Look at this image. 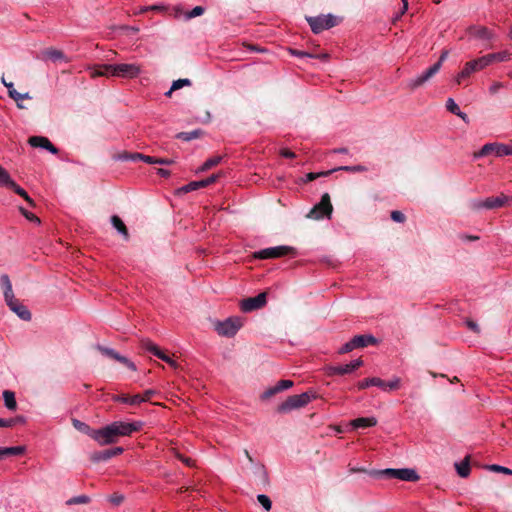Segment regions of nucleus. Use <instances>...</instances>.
<instances>
[{
  "label": "nucleus",
  "instance_id": "nucleus-18",
  "mask_svg": "<svg viewBox=\"0 0 512 512\" xmlns=\"http://www.w3.org/2000/svg\"><path fill=\"white\" fill-rule=\"evenodd\" d=\"M140 345H141L142 349L151 352L152 354H154L155 356H157L158 358H160L161 360H163L165 362H167L170 358L156 344H154L149 339H142L140 341Z\"/></svg>",
  "mask_w": 512,
  "mask_h": 512
},
{
  "label": "nucleus",
  "instance_id": "nucleus-21",
  "mask_svg": "<svg viewBox=\"0 0 512 512\" xmlns=\"http://www.w3.org/2000/svg\"><path fill=\"white\" fill-rule=\"evenodd\" d=\"M351 340L355 349L364 348L368 345H375L378 342L377 339L372 335H356Z\"/></svg>",
  "mask_w": 512,
  "mask_h": 512
},
{
  "label": "nucleus",
  "instance_id": "nucleus-14",
  "mask_svg": "<svg viewBox=\"0 0 512 512\" xmlns=\"http://www.w3.org/2000/svg\"><path fill=\"white\" fill-rule=\"evenodd\" d=\"M96 349L101 353L103 354L104 356L110 358V359H113L115 361H118L120 362L121 364H123L124 366H126L128 369L132 370V371H135L136 370V365L131 361L129 360L127 357L125 356H122L120 355L117 351H115L114 349H111V348H108V347H104L102 345H97L96 346Z\"/></svg>",
  "mask_w": 512,
  "mask_h": 512
},
{
  "label": "nucleus",
  "instance_id": "nucleus-45",
  "mask_svg": "<svg viewBox=\"0 0 512 512\" xmlns=\"http://www.w3.org/2000/svg\"><path fill=\"white\" fill-rule=\"evenodd\" d=\"M400 387V379L394 378L393 380L389 382L384 381V387H381L384 391H393L397 390Z\"/></svg>",
  "mask_w": 512,
  "mask_h": 512
},
{
  "label": "nucleus",
  "instance_id": "nucleus-9",
  "mask_svg": "<svg viewBox=\"0 0 512 512\" xmlns=\"http://www.w3.org/2000/svg\"><path fill=\"white\" fill-rule=\"evenodd\" d=\"M225 173L223 171H218L215 173H212L209 177L198 180V181H192L188 183L187 185L182 186L177 190L178 194H185L192 191H196L200 188H205L213 183H216L221 177H223Z\"/></svg>",
  "mask_w": 512,
  "mask_h": 512
},
{
  "label": "nucleus",
  "instance_id": "nucleus-27",
  "mask_svg": "<svg viewBox=\"0 0 512 512\" xmlns=\"http://www.w3.org/2000/svg\"><path fill=\"white\" fill-rule=\"evenodd\" d=\"M353 428H367L373 427L377 424V419L374 417H360L351 421Z\"/></svg>",
  "mask_w": 512,
  "mask_h": 512
},
{
  "label": "nucleus",
  "instance_id": "nucleus-49",
  "mask_svg": "<svg viewBox=\"0 0 512 512\" xmlns=\"http://www.w3.org/2000/svg\"><path fill=\"white\" fill-rule=\"evenodd\" d=\"M277 393H279L278 389L276 386H273V387H270L268 388L267 390H265L260 398L261 400L265 401V400H268L270 399L271 397L275 396Z\"/></svg>",
  "mask_w": 512,
  "mask_h": 512
},
{
  "label": "nucleus",
  "instance_id": "nucleus-44",
  "mask_svg": "<svg viewBox=\"0 0 512 512\" xmlns=\"http://www.w3.org/2000/svg\"><path fill=\"white\" fill-rule=\"evenodd\" d=\"M258 502L263 506L266 511H270L272 508V501L267 495L259 494L257 496Z\"/></svg>",
  "mask_w": 512,
  "mask_h": 512
},
{
  "label": "nucleus",
  "instance_id": "nucleus-6",
  "mask_svg": "<svg viewBox=\"0 0 512 512\" xmlns=\"http://www.w3.org/2000/svg\"><path fill=\"white\" fill-rule=\"evenodd\" d=\"M295 254L296 251L291 246H276L256 251L252 254V257L254 259H272Z\"/></svg>",
  "mask_w": 512,
  "mask_h": 512
},
{
  "label": "nucleus",
  "instance_id": "nucleus-13",
  "mask_svg": "<svg viewBox=\"0 0 512 512\" xmlns=\"http://www.w3.org/2000/svg\"><path fill=\"white\" fill-rule=\"evenodd\" d=\"M267 303V292H262L255 297H249L241 302V309L244 312H251L263 308Z\"/></svg>",
  "mask_w": 512,
  "mask_h": 512
},
{
  "label": "nucleus",
  "instance_id": "nucleus-63",
  "mask_svg": "<svg viewBox=\"0 0 512 512\" xmlns=\"http://www.w3.org/2000/svg\"><path fill=\"white\" fill-rule=\"evenodd\" d=\"M501 88H503V84L501 82H494L490 88H489V92L491 94H495L497 93Z\"/></svg>",
  "mask_w": 512,
  "mask_h": 512
},
{
  "label": "nucleus",
  "instance_id": "nucleus-58",
  "mask_svg": "<svg viewBox=\"0 0 512 512\" xmlns=\"http://www.w3.org/2000/svg\"><path fill=\"white\" fill-rule=\"evenodd\" d=\"M355 347L354 345L352 344V340L348 341L347 343H345L340 349H339V354H346V353H349L351 352L352 350H354Z\"/></svg>",
  "mask_w": 512,
  "mask_h": 512
},
{
  "label": "nucleus",
  "instance_id": "nucleus-47",
  "mask_svg": "<svg viewBox=\"0 0 512 512\" xmlns=\"http://www.w3.org/2000/svg\"><path fill=\"white\" fill-rule=\"evenodd\" d=\"M333 172H334L333 169H330V170H327V171L318 172V173L310 172V173H308L306 175V180L307 181H313V180L317 179L320 176H328V175H330Z\"/></svg>",
  "mask_w": 512,
  "mask_h": 512
},
{
  "label": "nucleus",
  "instance_id": "nucleus-10",
  "mask_svg": "<svg viewBox=\"0 0 512 512\" xmlns=\"http://www.w3.org/2000/svg\"><path fill=\"white\" fill-rule=\"evenodd\" d=\"M307 21L311 27V30L318 34L323 30L329 29L337 25L336 17L331 14L321 15L317 17H308Z\"/></svg>",
  "mask_w": 512,
  "mask_h": 512
},
{
  "label": "nucleus",
  "instance_id": "nucleus-33",
  "mask_svg": "<svg viewBox=\"0 0 512 512\" xmlns=\"http://www.w3.org/2000/svg\"><path fill=\"white\" fill-rule=\"evenodd\" d=\"M3 399L5 406L8 410L15 411L17 409V402L15 398V393L13 391L4 390Z\"/></svg>",
  "mask_w": 512,
  "mask_h": 512
},
{
  "label": "nucleus",
  "instance_id": "nucleus-26",
  "mask_svg": "<svg viewBox=\"0 0 512 512\" xmlns=\"http://www.w3.org/2000/svg\"><path fill=\"white\" fill-rule=\"evenodd\" d=\"M325 373L328 376H335V375H345L350 374V370L348 367V364L345 365H327L324 368Z\"/></svg>",
  "mask_w": 512,
  "mask_h": 512
},
{
  "label": "nucleus",
  "instance_id": "nucleus-22",
  "mask_svg": "<svg viewBox=\"0 0 512 512\" xmlns=\"http://www.w3.org/2000/svg\"><path fill=\"white\" fill-rule=\"evenodd\" d=\"M114 160H163L162 158H156L149 155H144L141 153H129V152H122L119 153Z\"/></svg>",
  "mask_w": 512,
  "mask_h": 512
},
{
  "label": "nucleus",
  "instance_id": "nucleus-42",
  "mask_svg": "<svg viewBox=\"0 0 512 512\" xmlns=\"http://www.w3.org/2000/svg\"><path fill=\"white\" fill-rule=\"evenodd\" d=\"M337 155H342L343 157H352V155L349 154V151L346 148H340V149H333L325 153L326 158H334Z\"/></svg>",
  "mask_w": 512,
  "mask_h": 512
},
{
  "label": "nucleus",
  "instance_id": "nucleus-32",
  "mask_svg": "<svg viewBox=\"0 0 512 512\" xmlns=\"http://www.w3.org/2000/svg\"><path fill=\"white\" fill-rule=\"evenodd\" d=\"M111 223L114 228L123 235L125 240L129 239V232L124 222L116 215L111 217Z\"/></svg>",
  "mask_w": 512,
  "mask_h": 512
},
{
  "label": "nucleus",
  "instance_id": "nucleus-3",
  "mask_svg": "<svg viewBox=\"0 0 512 512\" xmlns=\"http://www.w3.org/2000/svg\"><path fill=\"white\" fill-rule=\"evenodd\" d=\"M512 156V143H487L481 149L473 152L474 158H485V157H505Z\"/></svg>",
  "mask_w": 512,
  "mask_h": 512
},
{
  "label": "nucleus",
  "instance_id": "nucleus-30",
  "mask_svg": "<svg viewBox=\"0 0 512 512\" xmlns=\"http://www.w3.org/2000/svg\"><path fill=\"white\" fill-rule=\"evenodd\" d=\"M369 386L384 387V381L378 377L366 378L359 381L357 387L359 390L368 388Z\"/></svg>",
  "mask_w": 512,
  "mask_h": 512
},
{
  "label": "nucleus",
  "instance_id": "nucleus-53",
  "mask_svg": "<svg viewBox=\"0 0 512 512\" xmlns=\"http://www.w3.org/2000/svg\"><path fill=\"white\" fill-rule=\"evenodd\" d=\"M174 455H175V457L177 459H179L186 466H188V467H193L194 466V460H192L191 458L186 457V456L182 455L181 453H179L177 451L174 453Z\"/></svg>",
  "mask_w": 512,
  "mask_h": 512
},
{
  "label": "nucleus",
  "instance_id": "nucleus-11",
  "mask_svg": "<svg viewBox=\"0 0 512 512\" xmlns=\"http://www.w3.org/2000/svg\"><path fill=\"white\" fill-rule=\"evenodd\" d=\"M242 327V321L240 318H228L223 322H218L215 325V329L219 335L225 337L234 336L237 331Z\"/></svg>",
  "mask_w": 512,
  "mask_h": 512
},
{
  "label": "nucleus",
  "instance_id": "nucleus-39",
  "mask_svg": "<svg viewBox=\"0 0 512 512\" xmlns=\"http://www.w3.org/2000/svg\"><path fill=\"white\" fill-rule=\"evenodd\" d=\"M190 85L191 81L189 79H178L172 83L171 88L165 93V95L170 97L173 91L178 90L184 86Z\"/></svg>",
  "mask_w": 512,
  "mask_h": 512
},
{
  "label": "nucleus",
  "instance_id": "nucleus-12",
  "mask_svg": "<svg viewBox=\"0 0 512 512\" xmlns=\"http://www.w3.org/2000/svg\"><path fill=\"white\" fill-rule=\"evenodd\" d=\"M439 64H433L426 71L419 74L415 78L411 79L407 86L411 90H415L421 86H423L426 82H428L433 76H435L439 72Z\"/></svg>",
  "mask_w": 512,
  "mask_h": 512
},
{
  "label": "nucleus",
  "instance_id": "nucleus-56",
  "mask_svg": "<svg viewBox=\"0 0 512 512\" xmlns=\"http://www.w3.org/2000/svg\"><path fill=\"white\" fill-rule=\"evenodd\" d=\"M109 501L113 505L118 506L124 501V496L122 494L114 493L109 497Z\"/></svg>",
  "mask_w": 512,
  "mask_h": 512
},
{
  "label": "nucleus",
  "instance_id": "nucleus-40",
  "mask_svg": "<svg viewBox=\"0 0 512 512\" xmlns=\"http://www.w3.org/2000/svg\"><path fill=\"white\" fill-rule=\"evenodd\" d=\"M73 426L78 429L79 431L89 435L92 438V433L95 432L97 429H91L87 424L84 422H81L79 420L74 419L73 420Z\"/></svg>",
  "mask_w": 512,
  "mask_h": 512
},
{
  "label": "nucleus",
  "instance_id": "nucleus-55",
  "mask_svg": "<svg viewBox=\"0 0 512 512\" xmlns=\"http://www.w3.org/2000/svg\"><path fill=\"white\" fill-rule=\"evenodd\" d=\"M89 497L86 495H81L78 497H74L68 501V504H86L89 502Z\"/></svg>",
  "mask_w": 512,
  "mask_h": 512
},
{
  "label": "nucleus",
  "instance_id": "nucleus-1",
  "mask_svg": "<svg viewBox=\"0 0 512 512\" xmlns=\"http://www.w3.org/2000/svg\"><path fill=\"white\" fill-rule=\"evenodd\" d=\"M143 423L140 421L123 422L115 421L92 433V439L99 445L115 444L120 437L130 436L141 430Z\"/></svg>",
  "mask_w": 512,
  "mask_h": 512
},
{
  "label": "nucleus",
  "instance_id": "nucleus-15",
  "mask_svg": "<svg viewBox=\"0 0 512 512\" xmlns=\"http://www.w3.org/2000/svg\"><path fill=\"white\" fill-rule=\"evenodd\" d=\"M7 306L13 311L20 319L24 321L31 320V313L25 305L13 296L11 300H5Z\"/></svg>",
  "mask_w": 512,
  "mask_h": 512
},
{
  "label": "nucleus",
  "instance_id": "nucleus-25",
  "mask_svg": "<svg viewBox=\"0 0 512 512\" xmlns=\"http://www.w3.org/2000/svg\"><path fill=\"white\" fill-rule=\"evenodd\" d=\"M112 400L115 402H122L129 405H139L140 403H142L140 394H136L133 396H129L126 394L114 395L112 397Z\"/></svg>",
  "mask_w": 512,
  "mask_h": 512
},
{
  "label": "nucleus",
  "instance_id": "nucleus-8",
  "mask_svg": "<svg viewBox=\"0 0 512 512\" xmlns=\"http://www.w3.org/2000/svg\"><path fill=\"white\" fill-rule=\"evenodd\" d=\"M333 211V206L331 204L330 195L328 193H324L321 197V200L318 204H316L307 214L308 218L319 220L323 217H330Z\"/></svg>",
  "mask_w": 512,
  "mask_h": 512
},
{
  "label": "nucleus",
  "instance_id": "nucleus-17",
  "mask_svg": "<svg viewBox=\"0 0 512 512\" xmlns=\"http://www.w3.org/2000/svg\"><path fill=\"white\" fill-rule=\"evenodd\" d=\"M28 142L32 147L43 148L49 150L53 154H56L58 151L57 148L50 142V140L43 136L30 137Z\"/></svg>",
  "mask_w": 512,
  "mask_h": 512
},
{
  "label": "nucleus",
  "instance_id": "nucleus-34",
  "mask_svg": "<svg viewBox=\"0 0 512 512\" xmlns=\"http://www.w3.org/2000/svg\"><path fill=\"white\" fill-rule=\"evenodd\" d=\"M14 184L15 181L11 178L8 171L0 165V187L10 189Z\"/></svg>",
  "mask_w": 512,
  "mask_h": 512
},
{
  "label": "nucleus",
  "instance_id": "nucleus-36",
  "mask_svg": "<svg viewBox=\"0 0 512 512\" xmlns=\"http://www.w3.org/2000/svg\"><path fill=\"white\" fill-rule=\"evenodd\" d=\"M25 451V448L23 446H16V447H4L0 448V458L6 456H12V455H21Z\"/></svg>",
  "mask_w": 512,
  "mask_h": 512
},
{
  "label": "nucleus",
  "instance_id": "nucleus-35",
  "mask_svg": "<svg viewBox=\"0 0 512 512\" xmlns=\"http://www.w3.org/2000/svg\"><path fill=\"white\" fill-rule=\"evenodd\" d=\"M446 108L449 112H451L454 115H457L458 117L462 118L464 121L467 120V114L463 113L458 104L452 99L448 98L446 101Z\"/></svg>",
  "mask_w": 512,
  "mask_h": 512
},
{
  "label": "nucleus",
  "instance_id": "nucleus-50",
  "mask_svg": "<svg viewBox=\"0 0 512 512\" xmlns=\"http://www.w3.org/2000/svg\"><path fill=\"white\" fill-rule=\"evenodd\" d=\"M204 13V8L202 6H196L191 11L186 13V19H191L197 16H200Z\"/></svg>",
  "mask_w": 512,
  "mask_h": 512
},
{
  "label": "nucleus",
  "instance_id": "nucleus-41",
  "mask_svg": "<svg viewBox=\"0 0 512 512\" xmlns=\"http://www.w3.org/2000/svg\"><path fill=\"white\" fill-rule=\"evenodd\" d=\"M201 130H193L190 132H181L177 134V138L183 141H190L192 139H196L201 135Z\"/></svg>",
  "mask_w": 512,
  "mask_h": 512
},
{
  "label": "nucleus",
  "instance_id": "nucleus-2",
  "mask_svg": "<svg viewBox=\"0 0 512 512\" xmlns=\"http://www.w3.org/2000/svg\"><path fill=\"white\" fill-rule=\"evenodd\" d=\"M142 72V68L136 63H116L103 64L92 69L91 76H112L126 79L138 77Z\"/></svg>",
  "mask_w": 512,
  "mask_h": 512
},
{
  "label": "nucleus",
  "instance_id": "nucleus-28",
  "mask_svg": "<svg viewBox=\"0 0 512 512\" xmlns=\"http://www.w3.org/2000/svg\"><path fill=\"white\" fill-rule=\"evenodd\" d=\"M470 455H467L460 463H455V468L458 475L466 478L470 474Z\"/></svg>",
  "mask_w": 512,
  "mask_h": 512
},
{
  "label": "nucleus",
  "instance_id": "nucleus-48",
  "mask_svg": "<svg viewBox=\"0 0 512 512\" xmlns=\"http://www.w3.org/2000/svg\"><path fill=\"white\" fill-rule=\"evenodd\" d=\"M19 210H20L21 214H22V215H23L27 220H29V221H31V222H35V223H37V224H40V222H41V221H40V219H39L35 214H33V213H31V212L27 211V210H26L25 208H23V207H20V208H19Z\"/></svg>",
  "mask_w": 512,
  "mask_h": 512
},
{
  "label": "nucleus",
  "instance_id": "nucleus-23",
  "mask_svg": "<svg viewBox=\"0 0 512 512\" xmlns=\"http://www.w3.org/2000/svg\"><path fill=\"white\" fill-rule=\"evenodd\" d=\"M483 57L487 64V67H488L489 65H491L494 62H505V61L510 60L511 53H509L508 51H502V52H497V53H490V54L484 55Z\"/></svg>",
  "mask_w": 512,
  "mask_h": 512
},
{
  "label": "nucleus",
  "instance_id": "nucleus-61",
  "mask_svg": "<svg viewBox=\"0 0 512 512\" xmlns=\"http://www.w3.org/2000/svg\"><path fill=\"white\" fill-rule=\"evenodd\" d=\"M20 96L21 97L19 99L17 98V99H13V100L16 102L18 108L24 109L25 106L22 104V101L26 100V99H31V96L29 95V93H23V94L20 93Z\"/></svg>",
  "mask_w": 512,
  "mask_h": 512
},
{
  "label": "nucleus",
  "instance_id": "nucleus-52",
  "mask_svg": "<svg viewBox=\"0 0 512 512\" xmlns=\"http://www.w3.org/2000/svg\"><path fill=\"white\" fill-rule=\"evenodd\" d=\"M5 87L8 89V95L10 98L19 99L21 97L20 93L14 88V84L12 82L7 83Z\"/></svg>",
  "mask_w": 512,
  "mask_h": 512
},
{
  "label": "nucleus",
  "instance_id": "nucleus-62",
  "mask_svg": "<svg viewBox=\"0 0 512 512\" xmlns=\"http://www.w3.org/2000/svg\"><path fill=\"white\" fill-rule=\"evenodd\" d=\"M466 325L473 332H475V333H479L480 332V328H479V326H478V324L476 322H474L472 320H467L466 321Z\"/></svg>",
  "mask_w": 512,
  "mask_h": 512
},
{
  "label": "nucleus",
  "instance_id": "nucleus-5",
  "mask_svg": "<svg viewBox=\"0 0 512 512\" xmlns=\"http://www.w3.org/2000/svg\"><path fill=\"white\" fill-rule=\"evenodd\" d=\"M512 205V197H509L503 193L497 196H491L484 200L482 199H474L470 202V207L473 210H478L481 208H485L488 210L497 209L503 206H511Z\"/></svg>",
  "mask_w": 512,
  "mask_h": 512
},
{
  "label": "nucleus",
  "instance_id": "nucleus-7",
  "mask_svg": "<svg viewBox=\"0 0 512 512\" xmlns=\"http://www.w3.org/2000/svg\"><path fill=\"white\" fill-rule=\"evenodd\" d=\"M486 67L487 64L483 56L466 62L463 69L455 77L456 84H462L464 80L470 77L473 73L481 71Z\"/></svg>",
  "mask_w": 512,
  "mask_h": 512
},
{
  "label": "nucleus",
  "instance_id": "nucleus-57",
  "mask_svg": "<svg viewBox=\"0 0 512 512\" xmlns=\"http://www.w3.org/2000/svg\"><path fill=\"white\" fill-rule=\"evenodd\" d=\"M279 156L283 158H295L297 155L288 148H280L279 149Z\"/></svg>",
  "mask_w": 512,
  "mask_h": 512
},
{
  "label": "nucleus",
  "instance_id": "nucleus-19",
  "mask_svg": "<svg viewBox=\"0 0 512 512\" xmlns=\"http://www.w3.org/2000/svg\"><path fill=\"white\" fill-rule=\"evenodd\" d=\"M468 33L471 37L490 41L494 38V34L491 30L483 26L470 27Z\"/></svg>",
  "mask_w": 512,
  "mask_h": 512
},
{
  "label": "nucleus",
  "instance_id": "nucleus-64",
  "mask_svg": "<svg viewBox=\"0 0 512 512\" xmlns=\"http://www.w3.org/2000/svg\"><path fill=\"white\" fill-rule=\"evenodd\" d=\"M156 392L154 390H146L143 395H141L142 402H146L150 400V398L155 394Z\"/></svg>",
  "mask_w": 512,
  "mask_h": 512
},
{
  "label": "nucleus",
  "instance_id": "nucleus-24",
  "mask_svg": "<svg viewBox=\"0 0 512 512\" xmlns=\"http://www.w3.org/2000/svg\"><path fill=\"white\" fill-rule=\"evenodd\" d=\"M400 469L387 468L383 470H372L369 472V476L371 477H386L389 479L395 478L399 479Z\"/></svg>",
  "mask_w": 512,
  "mask_h": 512
},
{
  "label": "nucleus",
  "instance_id": "nucleus-31",
  "mask_svg": "<svg viewBox=\"0 0 512 512\" xmlns=\"http://www.w3.org/2000/svg\"><path fill=\"white\" fill-rule=\"evenodd\" d=\"M0 282L4 289V299L11 300V298L14 296V293L9 276L7 274H3L0 278Z\"/></svg>",
  "mask_w": 512,
  "mask_h": 512
},
{
  "label": "nucleus",
  "instance_id": "nucleus-46",
  "mask_svg": "<svg viewBox=\"0 0 512 512\" xmlns=\"http://www.w3.org/2000/svg\"><path fill=\"white\" fill-rule=\"evenodd\" d=\"M486 468L490 471H493V472H498V473H504V474H507V475H512V470L507 468V467H504V466H500V465H497V464H492V465H488L486 466Z\"/></svg>",
  "mask_w": 512,
  "mask_h": 512
},
{
  "label": "nucleus",
  "instance_id": "nucleus-37",
  "mask_svg": "<svg viewBox=\"0 0 512 512\" xmlns=\"http://www.w3.org/2000/svg\"><path fill=\"white\" fill-rule=\"evenodd\" d=\"M10 190H13L16 194L21 196L30 206L34 207L35 202L34 200L27 194V192L21 188L18 184H14L13 187L10 188Z\"/></svg>",
  "mask_w": 512,
  "mask_h": 512
},
{
  "label": "nucleus",
  "instance_id": "nucleus-59",
  "mask_svg": "<svg viewBox=\"0 0 512 512\" xmlns=\"http://www.w3.org/2000/svg\"><path fill=\"white\" fill-rule=\"evenodd\" d=\"M218 162H204L203 165H201V167L197 168L195 170L196 173H199V172H205V171H208L210 169H212Z\"/></svg>",
  "mask_w": 512,
  "mask_h": 512
},
{
  "label": "nucleus",
  "instance_id": "nucleus-4",
  "mask_svg": "<svg viewBox=\"0 0 512 512\" xmlns=\"http://www.w3.org/2000/svg\"><path fill=\"white\" fill-rule=\"evenodd\" d=\"M316 397V394L310 391L300 395H291L277 407V412L282 414L289 413L294 409H299L306 406L312 399H315Z\"/></svg>",
  "mask_w": 512,
  "mask_h": 512
},
{
  "label": "nucleus",
  "instance_id": "nucleus-20",
  "mask_svg": "<svg viewBox=\"0 0 512 512\" xmlns=\"http://www.w3.org/2000/svg\"><path fill=\"white\" fill-rule=\"evenodd\" d=\"M41 59H43V60L49 59V60H52L53 62H57V61L68 62V59L65 56V54L62 51L55 49V48H48V49L44 50L41 53Z\"/></svg>",
  "mask_w": 512,
  "mask_h": 512
},
{
  "label": "nucleus",
  "instance_id": "nucleus-60",
  "mask_svg": "<svg viewBox=\"0 0 512 512\" xmlns=\"http://www.w3.org/2000/svg\"><path fill=\"white\" fill-rule=\"evenodd\" d=\"M362 365H363V360L361 358H358V359L350 362L348 364V367H349L350 372L352 373L353 371H355L356 369H358Z\"/></svg>",
  "mask_w": 512,
  "mask_h": 512
},
{
  "label": "nucleus",
  "instance_id": "nucleus-43",
  "mask_svg": "<svg viewBox=\"0 0 512 512\" xmlns=\"http://www.w3.org/2000/svg\"><path fill=\"white\" fill-rule=\"evenodd\" d=\"M335 171H348V172H363L366 171V167L363 165H351V166H341L333 169Z\"/></svg>",
  "mask_w": 512,
  "mask_h": 512
},
{
  "label": "nucleus",
  "instance_id": "nucleus-16",
  "mask_svg": "<svg viewBox=\"0 0 512 512\" xmlns=\"http://www.w3.org/2000/svg\"><path fill=\"white\" fill-rule=\"evenodd\" d=\"M124 449L122 447H114L111 449H106L102 451H96L91 454L90 459L92 462H101V461H107L111 459L112 457H116L118 455H121L123 453Z\"/></svg>",
  "mask_w": 512,
  "mask_h": 512
},
{
  "label": "nucleus",
  "instance_id": "nucleus-51",
  "mask_svg": "<svg viewBox=\"0 0 512 512\" xmlns=\"http://www.w3.org/2000/svg\"><path fill=\"white\" fill-rule=\"evenodd\" d=\"M279 392H282L286 389H289L293 386V381L291 380H280L276 385Z\"/></svg>",
  "mask_w": 512,
  "mask_h": 512
},
{
  "label": "nucleus",
  "instance_id": "nucleus-54",
  "mask_svg": "<svg viewBox=\"0 0 512 512\" xmlns=\"http://www.w3.org/2000/svg\"><path fill=\"white\" fill-rule=\"evenodd\" d=\"M391 219L398 223H403L406 220V216L398 210H394L391 212Z\"/></svg>",
  "mask_w": 512,
  "mask_h": 512
},
{
  "label": "nucleus",
  "instance_id": "nucleus-29",
  "mask_svg": "<svg viewBox=\"0 0 512 512\" xmlns=\"http://www.w3.org/2000/svg\"><path fill=\"white\" fill-rule=\"evenodd\" d=\"M420 479V476L417 474L416 470L411 468H402L400 469L399 480L408 481V482H417Z\"/></svg>",
  "mask_w": 512,
  "mask_h": 512
},
{
  "label": "nucleus",
  "instance_id": "nucleus-38",
  "mask_svg": "<svg viewBox=\"0 0 512 512\" xmlns=\"http://www.w3.org/2000/svg\"><path fill=\"white\" fill-rule=\"evenodd\" d=\"M10 190H13L16 194L21 196L30 206L34 207L35 202L34 200L27 194V192L21 188L18 184H14L13 187L10 188Z\"/></svg>",
  "mask_w": 512,
  "mask_h": 512
}]
</instances>
